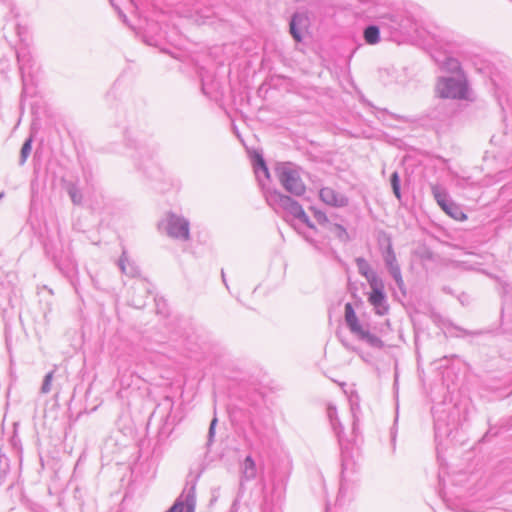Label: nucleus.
<instances>
[{"label":"nucleus","instance_id":"nucleus-1","mask_svg":"<svg viewBox=\"0 0 512 512\" xmlns=\"http://www.w3.org/2000/svg\"><path fill=\"white\" fill-rule=\"evenodd\" d=\"M276 176L283 188L295 196L305 193L306 187L300 177L299 170L292 163H279L275 168Z\"/></svg>","mask_w":512,"mask_h":512},{"label":"nucleus","instance_id":"nucleus-2","mask_svg":"<svg viewBox=\"0 0 512 512\" xmlns=\"http://www.w3.org/2000/svg\"><path fill=\"white\" fill-rule=\"evenodd\" d=\"M436 92L441 98L468 99L469 89L465 77L458 74L440 78L436 85Z\"/></svg>","mask_w":512,"mask_h":512},{"label":"nucleus","instance_id":"nucleus-3","mask_svg":"<svg viewBox=\"0 0 512 512\" xmlns=\"http://www.w3.org/2000/svg\"><path fill=\"white\" fill-rule=\"evenodd\" d=\"M265 199L274 210L283 209L301 222L308 221V216L302 206L291 197L276 190H268L265 192Z\"/></svg>","mask_w":512,"mask_h":512},{"label":"nucleus","instance_id":"nucleus-4","mask_svg":"<svg viewBox=\"0 0 512 512\" xmlns=\"http://www.w3.org/2000/svg\"><path fill=\"white\" fill-rule=\"evenodd\" d=\"M165 223V230L168 236L181 241L190 239V224L186 218L175 213H168Z\"/></svg>","mask_w":512,"mask_h":512},{"label":"nucleus","instance_id":"nucleus-5","mask_svg":"<svg viewBox=\"0 0 512 512\" xmlns=\"http://www.w3.org/2000/svg\"><path fill=\"white\" fill-rule=\"evenodd\" d=\"M369 286L371 289V292L368 297L369 303L374 307L377 314H386L389 307L384 292L383 280H373L372 283L369 284Z\"/></svg>","mask_w":512,"mask_h":512},{"label":"nucleus","instance_id":"nucleus-6","mask_svg":"<svg viewBox=\"0 0 512 512\" xmlns=\"http://www.w3.org/2000/svg\"><path fill=\"white\" fill-rule=\"evenodd\" d=\"M383 259L390 275L395 280L398 288L402 289L404 286V281L402 278L401 269L397 262L396 255L392 247V243L389 239L387 247L383 252Z\"/></svg>","mask_w":512,"mask_h":512},{"label":"nucleus","instance_id":"nucleus-7","mask_svg":"<svg viewBox=\"0 0 512 512\" xmlns=\"http://www.w3.org/2000/svg\"><path fill=\"white\" fill-rule=\"evenodd\" d=\"M319 196L324 203L333 207H345L348 205V198L330 187L322 188Z\"/></svg>","mask_w":512,"mask_h":512},{"label":"nucleus","instance_id":"nucleus-8","mask_svg":"<svg viewBox=\"0 0 512 512\" xmlns=\"http://www.w3.org/2000/svg\"><path fill=\"white\" fill-rule=\"evenodd\" d=\"M308 23V17L304 13L297 12L293 14L290 20L289 29L296 42L302 41L303 32L307 29Z\"/></svg>","mask_w":512,"mask_h":512},{"label":"nucleus","instance_id":"nucleus-9","mask_svg":"<svg viewBox=\"0 0 512 512\" xmlns=\"http://www.w3.org/2000/svg\"><path fill=\"white\" fill-rule=\"evenodd\" d=\"M431 191L437 204L442 209L453 208L454 210H456V204L451 201L446 189L443 186L438 184H432Z\"/></svg>","mask_w":512,"mask_h":512},{"label":"nucleus","instance_id":"nucleus-10","mask_svg":"<svg viewBox=\"0 0 512 512\" xmlns=\"http://www.w3.org/2000/svg\"><path fill=\"white\" fill-rule=\"evenodd\" d=\"M354 335L357 337V339L366 343L371 348L382 349L384 346L383 341L378 336L371 333L366 326H363L361 329H359V331L354 333Z\"/></svg>","mask_w":512,"mask_h":512},{"label":"nucleus","instance_id":"nucleus-11","mask_svg":"<svg viewBox=\"0 0 512 512\" xmlns=\"http://www.w3.org/2000/svg\"><path fill=\"white\" fill-rule=\"evenodd\" d=\"M345 321L352 334L356 333L364 326L360 324L351 303L345 304Z\"/></svg>","mask_w":512,"mask_h":512},{"label":"nucleus","instance_id":"nucleus-12","mask_svg":"<svg viewBox=\"0 0 512 512\" xmlns=\"http://www.w3.org/2000/svg\"><path fill=\"white\" fill-rule=\"evenodd\" d=\"M358 272L364 276L368 283H372L373 280H380L381 278L377 276V274L371 269L370 264L366 259L362 257H358L355 259Z\"/></svg>","mask_w":512,"mask_h":512},{"label":"nucleus","instance_id":"nucleus-13","mask_svg":"<svg viewBox=\"0 0 512 512\" xmlns=\"http://www.w3.org/2000/svg\"><path fill=\"white\" fill-rule=\"evenodd\" d=\"M253 165H254L255 175H256L259 183L263 186L262 179H261L262 176L265 179H269V177H270L268 167H267L263 157L261 155H257L254 159Z\"/></svg>","mask_w":512,"mask_h":512},{"label":"nucleus","instance_id":"nucleus-14","mask_svg":"<svg viewBox=\"0 0 512 512\" xmlns=\"http://www.w3.org/2000/svg\"><path fill=\"white\" fill-rule=\"evenodd\" d=\"M242 478L246 481L252 480L256 477L257 469L255 461L251 456H247L241 466Z\"/></svg>","mask_w":512,"mask_h":512},{"label":"nucleus","instance_id":"nucleus-15","mask_svg":"<svg viewBox=\"0 0 512 512\" xmlns=\"http://www.w3.org/2000/svg\"><path fill=\"white\" fill-rule=\"evenodd\" d=\"M327 414H328V417L330 419L331 425H332L334 431L337 434L339 442H340V444H342V442H343V437H342V430H343V428H342L341 423L338 420L336 407H334L332 405H329L328 408H327Z\"/></svg>","mask_w":512,"mask_h":512},{"label":"nucleus","instance_id":"nucleus-16","mask_svg":"<svg viewBox=\"0 0 512 512\" xmlns=\"http://www.w3.org/2000/svg\"><path fill=\"white\" fill-rule=\"evenodd\" d=\"M364 39L367 44L375 45L380 41V30L376 25H369L364 29Z\"/></svg>","mask_w":512,"mask_h":512},{"label":"nucleus","instance_id":"nucleus-17","mask_svg":"<svg viewBox=\"0 0 512 512\" xmlns=\"http://www.w3.org/2000/svg\"><path fill=\"white\" fill-rule=\"evenodd\" d=\"M179 500L182 501L185 512H195L196 497L194 488H191L185 495H182Z\"/></svg>","mask_w":512,"mask_h":512},{"label":"nucleus","instance_id":"nucleus-18","mask_svg":"<svg viewBox=\"0 0 512 512\" xmlns=\"http://www.w3.org/2000/svg\"><path fill=\"white\" fill-rule=\"evenodd\" d=\"M118 264L122 272L129 276H135L138 273L137 269L132 264L129 263L125 251L122 253V256L119 259Z\"/></svg>","mask_w":512,"mask_h":512},{"label":"nucleus","instance_id":"nucleus-19","mask_svg":"<svg viewBox=\"0 0 512 512\" xmlns=\"http://www.w3.org/2000/svg\"><path fill=\"white\" fill-rule=\"evenodd\" d=\"M32 137L25 140L20 151L19 165H24L32 150Z\"/></svg>","mask_w":512,"mask_h":512},{"label":"nucleus","instance_id":"nucleus-20","mask_svg":"<svg viewBox=\"0 0 512 512\" xmlns=\"http://www.w3.org/2000/svg\"><path fill=\"white\" fill-rule=\"evenodd\" d=\"M55 370L48 372L43 379L42 385L40 387L41 394H48L52 391V382L54 380Z\"/></svg>","mask_w":512,"mask_h":512},{"label":"nucleus","instance_id":"nucleus-21","mask_svg":"<svg viewBox=\"0 0 512 512\" xmlns=\"http://www.w3.org/2000/svg\"><path fill=\"white\" fill-rule=\"evenodd\" d=\"M391 186L393 189L394 195L397 197V199H401V191H400V177L398 172H393L390 178Z\"/></svg>","mask_w":512,"mask_h":512},{"label":"nucleus","instance_id":"nucleus-22","mask_svg":"<svg viewBox=\"0 0 512 512\" xmlns=\"http://www.w3.org/2000/svg\"><path fill=\"white\" fill-rule=\"evenodd\" d=\"M445 69L451 72H457L460 70V63L454 58L447 57L443 63Z\"/></svg>","mask_w":512,"mask_h":512},{"label":"nucleus","instance_id":"nucleus-23","mask_svg":"<svg viewBox=\"0 0 512 512\" xmlns=\"http://www.w3.org/2000/svg\"><path fill=\"white\" fill-rule=\"evenodd\" d=\"M68 193H69V196L74 204L81 203L82 194L75 186H71L68 190Z\"/></svg>","mask_w":512,"mask_h":512},{"label":"nucleus","instance_id":"nucleus-24","mask_svg":"<svg viewBox=\"0 0 512 512\" xmlns=\"http://www.w3.org/2000/svg\"><path fill=\"white\" fill-rule=\"evenodd\" d=\"M448 215L456 220H464L466 219V215L460 210V208L456 205V210L453 208L443 209Z\"/></svg>","mask_w":512,"mask_h":512},{"label":"nucleus","instance_id":"nucleus-25","mask_svg":"<svg viewBox=\"0 0 512 512\" xmlns=\"http://www.w3.org/2000/svg\"><path fill=\"white\" fill-rule=\"evenodd\" d=\"M312 211H313V215H314L315 219L317 220V222L319 224L326 225L329 223V220L324 212L314 209V208H312Z\"/></svg>","mask_w":512,"mask_h":512},{"label":"nucleus","instance_id":"nucleus-26","mask_svg":"<svg viewBox=\"0 0 512 512\" xmlns=\"http://www.w3.org/2000/svg\"><path fill=\"white\" fill-rule=\"evenodd\" d=\"M169 512H185L184 505L181 500H177L174 505L170 508Z\"/></svg>","mask_w":512,"mask_h":512},{"label":"nucleus","instance_id":"nucleus-27","mask_svg":"<svg viewBox=\"0 0 512 512\" xmlns=\"http://www.w3.org/2000/svg\"><path fill=\"white\" fill-rule=\"evenodd\" d=\"M383 19H388L392 22V28L397 30L400 27V23L397 20V17L394 15H389L387 17H383Z\"/></svg>","mask_w":512,"mask_h":512},{"label":"nucleus","instance_id":"nucleus-28","mask_svg":"<svg viewBox=\"0 0 512 512\" xmlns=\"http://www.w3.org/2000/svg\"><path fill=\"white\" fill-rule=\"evenodd\" d=\"M216 423H217L216 418H214L210 423L209 432H208L209 441H212V438L214 436Z\"/></svg>","mask_w":512,"mask_h":512},{"label":"nucleus","instance_id":"nucleus-29","mask_svg":"<svg viewBox=\"0 0 512 512\" xmlns=\"http://www.w3.org/2000/svg\"><path fill=\"white\" fill-rule=\"evenodd\" d=\"M334 228L338 231V236L340 238H343L344 236L347 235V232H346V230H345V228L343 226L335 224Z\"/></svg>","mask_w":512,"mask_h":512},{"label":"nucleus","instance_id":"nucleus-30","mask_svg":"<svg viewBox=\"0 0 512 512\" xmlns=\"http://www.w3.org/2000/svg\"><path fill=\"white\" fill-rule=\"evenodd\" d=\"M24 57H25V55H23L21 52L17 53V59H18V62L20 63V70L21 71L24 70V66L22 64V61H23Z\"/></svg>","mask_w":512,"mask_h":512},{"label":"nucleus","instance_id":"nucleus-31","mask_svg":"<svg viewBox=\"0 0 512 512\" xmlns=\"http://www.w3.org/2000/svg\"><path fill=\"white\" fill-rule=\"evenodd\" d=\"M304 224H306L309 228H314V224L310 221V219L308 218V221L307 222H303Z\"/></svg>","mask_w":512,"mask_h":512},{"label":"nucleus","instance_id":"nucleus-32","mask_svg":"<svg viewBox=\"0 0 512 512\" xmlns=\"http://www.w3.org/2000/svg\"><path fill=\"white\" fill-rule=\"evenodd\" d=\"M119 15L123 18L124 21H126V15H124L121 11H119Z\"/></svg>","mask_w":512,"mask_h":512},{"label":"nucleus","instance_id":"nucleus-33","mask_svg":"<svg viewBox=\"0 0 512 512\" xmlns=\"http://www.w3.org/2000/svg\"><path fill=\"white\" fill-rule=\"evenodd\" d=\"M355 430H356V422L354 421L353 422V431H355Z\"/></svg>","mask_w":512,"mask_h":512},{"label":"nucleus","instance_id":"nucleus-34","mask_svg":"<svg viewBox=\"0 0 512 512\" xmlns=\"http://www.w3.org/2000/svg\"><path fill=\"white\" fill-rule=\"evenodd\" d=\"M221 275H222L223 281L225 282L224 272H221Z\"/></svg>","mask_w":512,"mask_h":512}]
</instances>
